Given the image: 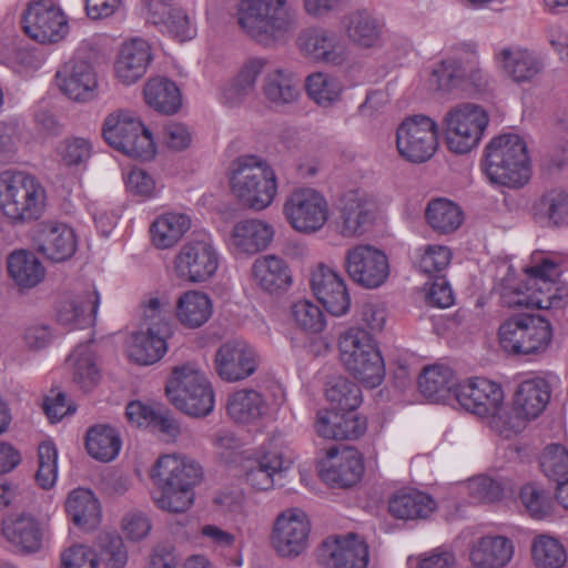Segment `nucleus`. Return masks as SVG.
<instances>
[{
  "instance_id": "obj_18",
  "label": "nucleus",
  "mask_w": 568,
  "mask_h": 568,
  "mask_svg": "<svg viewBox=\"0 0 568 568\" xmlns=\"http://www.w3.org/2000/svg\"><path fill=\"white\" fill-rule=\"evenodd\" d=\"M336 211V230L346 239L362 236L376 219V204L362 190H352L344 193L337 202Z\"/></svg>"
},
{
  "instance_id": "obj_17",
  "label": "nucleus",
  "mask_w": 568,
  "mask_h": 568,
  "mask_svg": "<svg viewBox=\"0 0 568 568\" xmlns=\"http://www.w3.org/2000/svg\"><path fill=\"white\" fill-rule=\"evenodd\" d=\"M344 267L349 278L364 288L382 286L389 275V264L385 253L368 244H357L348 248Z\"/></svg>"
},
{
  "instance_id": "obj_21",
  "label": "nucleus",
  "mask_w": 568,
  "mask_h": 568,
  "mask_svg": "<svg viewBox=\"0 0 568 568\" xmlns=\"http://www.w3.org/2000/svg\"><path fill=\"white\" fill-rule=\"evenodd\" d=\"M294 454L287 445L273 438L268 449L245 467V479L256 490H268L275 486L276 477L291 468Z\"/></svg>"
},
{
  "instance_id": "obj_6",
  "label": "nucleus",
  "mask_w": 568,
  "mask_h": 568,
  "mask_svg": "<svg viewBox=\"0 0 568 568\" xmlns=\"http://www.w3.org/2000/svg\"><path fill=\"white\" fill-rule=\"evenodd\" d=\"M230 185L242 204L256 211L268 207L277 193L273 168L257 155H242L233 162Z\"/></svg>"
},
{
  "instance_id": "obj_11",
  "label": "nucleus",
  "mask_w": 568,
  "mask_h": 568,
  "mask_svg": "<svg viewBox=\"0 0 568 568\" xmlns=\"http://www.w3.org/2000/svg\"><path fill=\"white\" fill-rule=\"evenodd\" d=\"M486 110L474 103H462L452 108L443 119L447 148L464 154L478 145L488 125Z\"/></svg>"
},
{
  "instance_id": "obj_56",
  "label": "nucleus",
  "mask_w": 568,
  "mask_h": 568,
  "mask_svg": "<svg viewBox=\"0 0 568 568\" xmlns=\"http://www.w3.org/2000/svg\"><path fill=\"white\" fill-rule=\"evenodd\" d=\"M291 314L295 324L307 333H320L326 326L324 313L320 306L308 300L295 302Z\"/></svg>"
},
{
  "instance_id": "obj_58",
  "label": "nucleus",
  "mask_w": 568,
  "mask_h": 568,
  "mask_svg": "<svg viewBox=\"0 0 568 568\" xmlns=\"http://www.w3.org/2000/svg\"><path fill=\"white\" fill-rule=\"evenodd\" d=\"M544 474L554 480L562 481L568 477V450L560 444L548 445L540 460Z\"/></svg>"
},
{
  "instance_id": "obj_2",
  "label": "nucleus",
  "mask_w": 568,
  "mask_h": 568,
  "mask_svg": "<svg viewBox=\"0 0 568 568\" xmlns=\"http://www.w3.org/2000/svg\"><path fill=\"white\" fill-rule=\"evenodd\" d=\"M151 478L161 489L153 496L158 508L169 513H184L194 503V488L202 481V467L180 455L161 456L151 470Z\"/></svg>"
},
{
  "instance_id": "obj_35",
  "label": "nucleus",
  "mask_w": 568,
  "mask_h": 568,
  "mask_svg": "<svg viewBox=\"0 0 568 568\" xmlns=\"http://www.w3.org/2000/svg\"><path fill=\"white\" fill-rule=\"evenodd\" d=\"M514 545L505 536H484L473 546L469 558L471 568H504L511 560Z\"/></svg>"
},
{
  "instance_id": "obj_23",
  "label": "nucleus",
  "mask_w": 568,
  "mask_h": 568,
  "mask_svg": "<svg viewBox=\"0 0 568 568\" xmlns=\"http://www.w3.org/2000/svg\"><path fill=\"white\" fill-rule=\"evenodd\" d=\"M61 92L77 102H89L98 95V73L92 63L79 54L65 62L55 74Z\"/></svg>"
},
{
  "instance_id": "obj_25",
  "label": "nucleus",
  "mask_w": 568,
  "mask_h": 568,
  "mask_svg": "<svg viewBox=\"0 0 568 568\" xmlns=\"http://www.w3.org/2000/svg\"><path fill=\"white\" fill-rule=\"evenodd\" d=\"M311 288L318 302L332 315L342 316L351 306L345 280L331 266L318 263L311 273Z\"/></svg>"
},
{
  "instance_id": "obj_12",
  "label": "nucleus",
  "mask_w": 568,
  "mask_h": 568,
  "mask_svg": "<svg viewBox=\"0 0 568 568\" xmlns=\"http://www.w3.org/2000/svg\"><path fill=\"white\" fill-rule=\"evenodd\" d=\"M220 255L212 236L199 233L186 241L173 258L178 278L189 283H203L214 276Z\"/></svg>"
},
{
  "instance_id": "obj_34",
  "label": "nucleus",
  "mask_w": 568,
  "mask_h": 568,
  "mask_svg": "<svg viewBox=\"0 0 568 568\" xmlns=\"http://www.w3.org/2000/svg\"><path fill=\"white\" fill-rule=\"evenodd\" d=\"M265 61L251 59L244 63L239 72L221 89V102L229 108H239L244 104L255 90V84Z\"/></svg>"
},
{
  "instance_id": "obj_16",
  "label": "nucleus",
  "mask_w": 568,
  "mask_h": 568,
  "mask_svg": "<svg viewBox=\"0 0 568 568\" xmlns=\"http://www.w3.org/2000/svg\"><path fill=\"white\" fill-rule=\"evenodd\" d=\"M288 224L297 232L313 234L326 224L329 207L323 194L314 189H298L292 192L283 205Z\"/></svg>"
},
{
  "instance_id": "obj_36",
  "label": "nucleus",
  "mask_w": 568,
  "mask_h": 568,
  "mask_svg": "<svg viewBox=\"0 0 568 568\" xmlns=\"http://www.w3.org/2000/svg\"><path fill=\"white\" fill-rule=\"evenodd\" d=\"M252 276L255 284L267 293L284 291L292 284L287 263L273 254L261 256L254 261Z\"/></svg>"
},
{
  "instance_id": "obj_3",
  "label": "nucleus",
  "mask_w": 568,
  "mask_h": 568,
  "mask_svg": "<svg viewBox=\"0 0 568 568\" xmlns=\"http://www.w3.org/2000/svg\"><path fill=\"white\" fill-rule=\"evenodd\" d=\"M483 169L494 184L510 189L523 187L531 178L526 141L513 133L495 136L485 149Z\"/></svg>"
},
{
  "instance_id": "obj_37",
  "label": "nucleus",
  "mask_w": 568,
  "mask_h": 568,
  "mask_svg": "<svg viewBox=\"0 0 568 568\" xmlns=\"http://www.w3.org/2000/svg\"><path fill=\"white\" fill-rule=\"evenodd\" d=\"M99 304L100 296L95 290L67 298L58 307V321L78 328L91 326L95 322Z\"/></svg>"
},
{
  "instance_id": "obj_20",
  "label": "nucleus",
  "mask_w": 568,
  "mask_h": 568,
  "mask_svg": "<svg viewBox=\"0 0 568 568\" xmlns=\"http://www.w3.org/2000/svg\"><path fill=\"white\" fill-rule=\"evenodd\" d=\"M310 523L298 508H288L277 515L271 534V542L282 557H297L307 546Z\"/></svg>"
},
{
  "instance_id": "obj_44",
  "label": "nucleus",
  "mask_w": 568,
  "mask_h": 568,
  "mask_svg": "<svg viewBox=\"0 0 568 568\" xmlns=\"http://www.w3.org/2000/svg\"><path fill=\"white\" fill-rule=\"evenodd\" d=\"M176 317L186 327L197 328L212 315L210 297L199 291H187L176 301Z\"/></svg>"
},
{
  "instance_id": "obj_31",
  "label": "nucleus",
  "mask_w": 568,
  "mask_h": 568,
  "mask_svg": "<svg viewBox=\"0 0 568 568\" xmlns=\"http://www.w3.org/2000/svg\"><path fill=\"white\" fill-rule=\"evenodd\" d=\"M2 534L17 550L30 554L42 547L48 534V525L30 515H21L4 520Z\"/></svg>"
},
{
  "instance_id": "obj_54",
  "label": "nucleus",
  "mask_w": 568,
  "mask_h": 568,
  "mask_svg": "<svg viewBox=\"0 0 568 568\" xmlns=\"http://www.w3.org/2000/svg\"><path fill=\"white\" fill-rule=\"evenodd\" d=\"M151 18L154 24L160 26L162 32L181 42L191 40L195 36V28L182 9H170L166 13L160 10L158 16H151Z\"/></svg>"
},
{
  "instance_id": "obj_47",
  "label": "nucleus",
  "mask_w": 568,
  "mask_h": 568,
  "mask_svg": "<svg viewBox=\"0 0 568 568\" xmlns=\"http://www.w3.org/2000/svg\"><path fill=\"white\" fill-rule=\"evenodd\" d=\"M429 226L439 234H449L460 227L464 214L460 207L446 199H435L426 207Z\"/></svg>"
},
{
  "instance_id": "obj_64",
  "label": "nucleus",
  "mask_w": 568,
  "mask_h": 568,
  "mask_svg": "<svg viewBox=\"0 0 568 568\" xmlns=\"http://www.w3.org/2000/svg\"><path fill=\"white\" fill-rule=\"evenodd\" d=\"M61 568H98V556L91 547L75 544L61 552Z\"/></svg>"
},
{
  "instance_id": "obj_49",
  "label": "nucleus",
  "mask_w": 568,
  "mask_h": 568,
  "mask_svg": "<svg viewBox=\"0 0 568 568\" xmlns=\"http://www.w3.org/2000/svg\"><path fill=\"white\" fill-rule=\"evenodd\" d=\"M73 382L77 386L88 392L100 381V369L95 363L90 344L79 345L70 355Z\"/></svg>"
},
{
  "instance_id": "obj_63",
  "label": "nucleus",
  "mask_w": 568,
  "mask_h": 568,
  "mask_svg": "<svg viewBox=\"0 0 568 568\" xmlns=\"http://www.w3.org/2000/svg\"><path fill=\"white\" fill-rule=\"evenodd\" d=\"M467 489L469 496L477 503H494L503 496L500 483L483 475L469 479Z\"/></svg>"
},
{
  "instance_id": "obj_19",
  "label": "nucleus",
  "mask_w": 568,
  "mask_h": 568,
  "mask_svg": "<svg viewBox=\"0 0 568 568\" xmlns=\"http://www.w3.org/2000/svg\"><path fill=\"white\" fill-rule=\"evenodd\" d=\"M24 32L40 43H57L69 32L63 11L51 0H39L28 6L22 16Z\"/></svg>"
},
{
  "instance_id": "obj_38",
  "label": "nucleus",
  "mask_w": 568,
  "mask_h": 568,
  "mask_svg": "<svg viewBox=\"0 0 568 568\" xmlns=\"http://www.w3.org/2000/svg\"><path fill=\"white\" fill-rule=\"evenodd\" d=\"M9 277L20 290H31L45 277V268L34 253L16 250L7 257Z\"/></svg>"
},
{
  "instance_id": "obj_4",
  "label": "nucleus",
  "mask_w": 568,
  "mask_h": 568,
  "mask_svg": "<svg viewBox=\"0 0 568 568\" xmlns=\"http://www.w3.org/2000/svg\"><path fill=\"white\" fill-rule=\"evenodd\" d=\"M45 204L47 192L37 178L17 170L0 172V219L11 224L36 221Z\"/></svg>"
},
{
  "instance_id": "obj_28",
  "label": "nucleus",
  "mask_w": 568,
  "mask_h": 568,
  "mask_svg": "<svg viewBox=\"0 0 568 568\" xmlns=\"http://www.w3.org/2000/svg\"><path fill=\"white\" fill-rule=\"evenodd\" d=\"M298 47L306 57L315 61L341 65L347 59V48L334 31L306 30L298 37Z\"/></svg>"
},
{
  "instance_id": "obj_27",
  "label": "nucleus",
  "mask_w": 568,
  "mask_h": 568,
  "mask_svg": "<svg viewBox=\"0 0 568 568\" xmlns=\"http://www.w3.org/2000/svg\"><path fill=\"white\" fill-rule=\"evenodd\" d=\"M317 557L321 562L334 568H366L368 546L355 534L336 536L323 541Z\"/></svg>"
},
{
  "instance_id": "obj_48",
  "label": "nucleus",
  "mask_w": 568,
  "mask_h": 568,
  "mask_svg": "<svg viewBox=\"0 0 568 568\" xmlns=\"http://www.w3.org/2000/svg\"><path fill=\"white\" fill-rule=\"evenodd\" d=\"M144 99L151 108L164 114H173L181 106L179 88L164 78H155L146 83Z\"/></svg>"
},
{
  "instance_id": "obj_7",
  "label": "nucleus",
  "mask_w": 568,
  "mask_h": 568,
  "mask_svg": "<svg viewBox=\"0 0 568 568\" xmlns=\"http://www.w3.org/2000/svg\"><path fill=\"white\" fill-rule=\"evenodd\" d=\"M170 402L181 412L202 417L214 408V392L205 374L192 364L173 368L165 386Z\"/></svg>"
},
{
  "instance_id": "obj_9",
  "label": "nucleus",
  "mask_w": 568,
  "mask_h": 568,
  "mask_svg": "<svg viewBox=\"0 0 568 568\" xmlns=\"http://www.w3.org/2000/svg\"><path fill=\"white\" fill-rule=\"evenodd\" d=\"M433 77L443 93L483 89L488 84V74L479 64L475 44L460 45L455 57L442 61Z\"/></svg>"
},
{
  "instance_id": "obj_50",
  "label": "nucleus",
  "mask_w": 568,
  "mask_h": 568,
  "mask_svg": "<svg viewBox=\"0 0 568 568\" xmlns=\"http://www.w3.org/2000/svg\"><path fill=\"white\" fill-rule=\"evenodd\" d=\"M267 406L262 395L253 389L234 393L227 403V413L235 422L250 423L266 413Z\"/></svg>"
},
{
  "instance_id": "obj_51",
  "label": "nucleus",
  "mask_w": 568,
  "mask_h": 568,
  "mask_svg": "<svg viewBox=\"0 0 568 568\" xmlns=\"http://www.w3.org/2000/svg\"><path fill=\"white\" fill-rule=\"evenodd\" d=\"M85 446L93 458L110 462L119 454L121 440L114 428L97 425L88 430Z\"/></svg>"
},
{
  "instance_id": "obj_8",
  "label": "nucleus",
  "mask_w": 568,
  "mask_h": 568,
  "mask_svg": "<svg viewBox=\"0 0 568 568\" xmlns=\"http://www.w3.org/2000/svg\"><path fill=\"white\" fill-rule=\"evenodd\" d=\"M102 134L109 145L131 158L151 160L155 154L151 132L133 111L120 109L108 114Z\"/></svg>"
},
{
  "instance_id": "obj_42",
  "label": "nucleus",
  "mask_w": 568,
  "mask_h": 568,
  "mask_svg": "<svg viewBox=\"0 0 568 568\" xmlns=\"http://www.w3.org/2000/svg\"><path fill=\"white\" fill-rule=\"evenodd\" d=\"M262 92L264 98L273 105L291 104L297 101L300 97L298 81L292 72L275 68L265 74Z\"/></svg>"
},
{
  "instance_id": "obj_52",
  "label": "nucleus",
  "mask_w": 568,
  "mask_h": 568,
  "mask_svg": "<svg viewBox=\"0 0 568 568\" xmlns=\"http://www.w3.org/2000/svg\"><path fill=\"white\" fill-rule=\"evenodd\" d=\"M531 558L537 568H564L568 555L565 546L557 538L539 535L531 542Z\"/></svg>"
},
{
  "instance_id": "obj_55",
  "label": "nucleus",
  "mask_w": 568,
  "mask_h": 568,
  "mask_svg": "<svg viewBox=\"0 0 568 568\" xmlns=\"http://www.w3.org/2000/svg\"><path fill=\"white\" fill-rule=\"evenodd\" d=\"M325 396L336 412L355 410L362 402L358 386L342 377L327 384Z\"/></svg>"
},
{
  "instance_id": "obj_45",
  "label": "nucleus",
  "mask_w": 568,
  "mask_h": 568,
  "mask_svg": "<svg viewBox=\"0 0 568 568\" xmlns=\"http://www.w3.org/2000/svg\"><path fill=\"white\" fill-rule=\"evenodd\" d=\"M454 386V372L445 365H430L424 368L418 379L422 394L428 399L439 403L450 397Z\"/></svg>"
},
{
  "instance_id": "obj_61",
  "label": "nucleus",
  "mask_w": 568,
  "mask_h": 568,
  "mask_svg": "<svg viewBox=\"0 0 568 568\" xmlns=\"http://www.w3.org/2000/svg\"><path fill=\"white\" fill-rule=\"evenodd\" d=\"M540 209L555 225L568 223V193L555 189L544 194L539 201Z\"/></svg>"
},
{
  "instance_id": "obj_1",
  "label": "nucleus",
  "mask_w": 568,
  "mask_h": 568,
  "mask_svg": "<svg viewBox=\"0 0 568 568\" xmlns=\"http://www.w3.org/2000/svg\"><path fill=\"white\" fill-rule=\"evenodd\" d=\"M566 267L564 258L552 255L527 267L525 280L508 272L499 285L501 302L508 307L548 310L558 321L568 322V286H556Z\"/></svg>"
},
{
  "instance_id": "obj_46",
  "label": "nucleus",
  "mask_w": 568,
  "mask_h": 568,
  "mask_svg": "<svg viewBox=\"0 0 568 568\" xmlns=\"http://www.w3.org/2000/svg\"><path fill=\"white\" fill-rule=\"evenodd\" d=\"M65 510L79 527L91 528L99 524L100 505L93 493L88 489L79 488L71 491L65 501Z\"/></svg>"
},
{
  "instance_id": "obj_32",
  "label": "nucleus",
  "mask_w": 568,
  "mask_h": 568,
  "mask_svg": "<svg viewBox=\"0 0 568 568\" xmlns=\"http://www.w3.org/2000/svg\"><path fill=\"white\" fill-rule=\"evenodd\" d=\"M327 457L331 465L322 471V478L332 486L351 487L355 485L364 473V464L359 452L353 447L341 450L331 448Z\"/></svg>"
},
{
  "instance_id": "obj_53",
  "label": "nucleus",
  "mask_w": 568,
  "mask_h": 568,
  "mask_svg": "<svg viewBox=\"0 0 568 568\" xmlns=\"http://www.w3.org/2000/svg\"><path fill=\"white\" fill-rule=\"evenodd\" d=\"M308 97L321 106H331L342 93L341 82L324 72H316L306 78L305 83Z\"/></svg>"
},
{
  "instance_id": "obj_15",
  "label": "nucleus",
  "mask_w": 568,
  "mask_h": 568,
  "mask_svg": "<svg viewBox=\"0 0 568 568\" xmlns=\"http://www.w3.org/2000/svg\"><path fill=\"white\" fill-rule=\"evenodd\" d=\"M436 122L425 115L405 119L396 131L397 151L412 163H424L436 152L438 146Z\"/></svg>"
},
{
  "instance_id": "obj_43",
  "label": "nucleus",
  "mask_w": 568,
  "mask_h": 568,
  "mask_svg": "<svg viewBox=\"0 0 568 568\" xmlns=\"http://www.w3.org/2000/svg\"><path fill=\"white\" fill-rule=\"evenodd\" d=\"M165 339L154 333L153 328L134 333L126 344L128 357L139 365H152L166 353Z\"/></svg>"
},
{
  "instance_id": "obj_33",
  "label": "nucleus",
  "mask_w": 568,
  "mask_h": 568,
  "mask_svg": "<svg viewBox=\"0 0 568 568\" xmlns=\"http://www.w3.org/2000/svg\"><path fill=\"white\" fill-rule=\"evenodd\" d=\"M339 356L346 369H357V356H367V362L373 372L377 366V346L367 331L358 327H351L338 337Z\"/></svg>"
},
{
  "instance_id": "obj_10",
  "label": "nucleus",
  "mask_w": 568,
  "mask_h": 568,
  "mask_svg": "<svg viewBox=\"0 0 568 568\" xmlns=\"http://www.w3.org/2000/svg\"><path fill=\"white\" fill-rule=\"evenodd\" d=\"M458 405L480 418H489L491 429L499 434L496 419L506 424L507 412L504 407V390L498 383L484 377H475L458 384L454 388Z\"/></svg>"
},
{
  "instance_id": "obj_14",
  "label": "nucleus",
  "mask_w": 568,
  "mask_h": 568,
  "mask_svg": "<svg viewBox=\"0 0 568 568\" xmlns=\"http://www.w3.org/2000/svg\"><path fill=\"white\" fill-rule=\"evenodd\" d=\"M550 400V387L542 377L523 381L514 394V414L507 413L506 424L496 419L499 435L509 438L521 432L528 420L537 418Z\"/></svg>"
},
{
  "instance_id": "obj_40",
  "label": "nucleus",
  "mask_w": 568,
  "mask_h": 568,
  "mask_svg": "<svg viewBox=\"0 0 568 568\" xmlns=\"http://www.w3.org/2000/svg\"><path fill=\"white\" fill-rule=\"evenodd\" d=\"M191 226L192 220L185 213L168 212L161 214L150 226L151 241L156 248H171Z\"/></svg>"
},
{
  "instance_id": "obj_26",
  "label": "nucleus",
  "mask_w": 568,
  "mask_h": 568,
  "mask_svg": "<svg viewBox=\"0 0 568 568\" xmlns=\"http://www.w3.org/2000/svg\"><path fill=\"white\" fill-rule=\"evenodd\" d=\"M33 244L48 261L62 263L70 260L77 252L78 239L74 230L68 224L45 221L37 226Z\"/></svg>"
},
{
  "instance_id": "obj_60",
  "label": "nucleus",
  "mask_w": 568,
  "mask_h": 568,
  "mask_svg": "<svg viewBox=\"0 0 568 568\" xmlns=\"http://www.w3.org/2000/svg\"><path fill=\"white\" fill-rule=\"evenodd\" d=\"M418 265L426 274L439 273L450 264L453 253L448 246L428 244L418 248Z\"/></svg>"
},
{
  "instance_id": "obj_22",
  "label": "nucleus",
  "mask_w": 568,
  "mask_h": 568,
  "mask_svg": "<svg viewBox=\"0 0 568 568\" xmlns=\"http://www.w3.org/2000/svg\"><path fill=\"white\" fill-rule=\"evenodd\" d=\"M494 61L504 77L515 84H532L545 71V61L537 52L520 45L497 50Z\"/></svg>"
},
{
  "instance_id": "obj_24",
  "label": "nucleus",
  "mask_w": 568,
  "mask_h": 568,
  "mask_svg": "<svg viewBox=\"0 0 568 568\" xmlns=\"http://www.w3.org/2000/svg\"><path fill=\"white\" fill-rule=\"evenodd\" d=\"M215 371L226 382H239L256 371L260 359L253 346L243 339L223 343L215 354Z\"/></svg>"
},
{
  "instance_id": "obj_39",
  "label": "nucleus",
  "mask_w": 568,
  "mask_h": 568,
  "mask_svg": "<svg viewBox=\"0 0 568 568\" xmlns=\"http://www.w3.org/2000/svg\"><path fill=\"white\" fill-rule=\"evenodd\" d=\"M436 509L435 500L417 489L399 490L388 500L389 514L403 520L425 519Z\"/></svg>"
},
{
  "instance_id": "obj_41",
  "label": "nucleus",
  "mask_w": 568,
  "mask_h": 568,
  "mask_svg": "<svg viewBox=\"0 0 568 568\" xmlns=\"http://www.w3.org/2000/svg\"><path fill=\"white\" fill-rule=\"evenodd\" d=\"M343 28L351 42L363 48L378 44L383 23L366 10H357L343 20Z\"/></svg>"
},
{
  "instance_id": "obj_62",
  "label": "nucleus",
  "mask_w": 568,
  "mask_h": 568,
  "mask_svg": "<svg viewBox=\"0 0 568 568\" xmlns=\"http://www.w3.org/2000/svg\"><path fill=\"white\" fill-rule=\"evenodd\" d=\"M91 143L82 138H69L60 142L57 154L67 166L80 165L91 156Z\"/></svg>"
},
{
  "instance_id": "obj_29",
  "label": "nucleus",
  "mask_w": 568,
  "mask_h": 568,
  "mask_svg": "<svg viewBox=\"0 0 568 568\" xmlns=\"http://www.w3.org/2000/svg\"><path fill=\"white\" fill-rule=\"evenodd\" d=\"M152 61L151 47L148 41L134 38L124 42L114 63L116 79L125 85L140 80Z\"/></svg>"
},
{
  "instance_id": "obj_30",
  "label": "nucleus",
  "mask_w": 568,
  "mask_h": 568,
  "mask_svg": "<svg viewBox=\"0 0 568 568\" xmlns=\"http://www.w3.org/2000/svg\"><path fill=\"white\" fill-rule=\"evenodd\" d=\"M274 237L272 225L258 219L242 220L233 226L229 246L241 255H254L268 247Z\"/></svg>"
},
{
  "instance_id": "obj_57",
  "label": "nucleus",
  "mask_w": 568,
  "mask_h": 568,
  "mask_svg": "<svg viewBox=\"0 0 568 568\" xmlns=\"http://www.w3.org/2000/svg\"><path fill=\"white\" fill-rule=\"evenodd\" d=\"M98 548L100 558L108 568H124L128 564V550L119 535L102 534L98 539Z\"/></svg>"
},
{
  "instance_id": "obj_13",
  "label": "nucleus",
  "mask_w": 568,
  "mask_h": 568,
  "mask_svg": "<svg viewBox=\"0 0 568 568\" xmlns=\"http://www.w3.org/2000/svg\"><path fill=\"white\" fill-rule=\"evenodd\" d=\"M501 347L515 354H537L547 348L551 341V327L540 316H514L499 327Z\"/></svg>"
},
{
  "instance_id": "obj_5",
  "label": "nucleus",
  "mask_w": 568,
  "mask_h": 568,
  "mask_svg": "<svg viewBox=\"0 0 568 568\" xmlns=\"http://www.w3.org/2000/svg\"><path fill=\"white\" fill-rule=\"evenodd\" d=\"M295 0H242L240 26L260 42L284 39L296 29Z\"/></svg>"
},
{
  "instance_id": "obj_59",
  "label": "nucleus",
  "mask_w": 568,
  "mask_h": 568,
  "mask_svg": "<svg viewBox=\"0 0 568 568\" xmlns=\"http://www.w3.org/2000/svg\"><path fill=\"white\" fill-rule=\"evenodd\" d=\"M520 500L532 518L542 519L552 511L550 496L536 484H527L520 489Z\"/></svg>"
}]
</instances>
